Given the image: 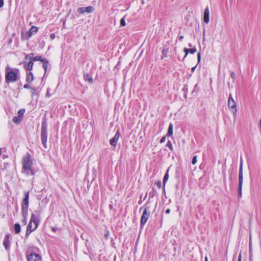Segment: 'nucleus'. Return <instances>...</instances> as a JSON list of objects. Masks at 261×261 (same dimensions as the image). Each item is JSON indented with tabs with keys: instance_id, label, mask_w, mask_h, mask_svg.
<instances>
[{
	"instance_id": "f257e3e1",
	"label": "nucleus",
	"mask_w": 261,
	"mask_h": 261,
	"mask_svg": "<svg viewBox=\"0 0 261 261\" xmlns=\"http://www.w3.org/2000/svg\"><path fill=\"white\" fill-rule=\"evenodd\" d=\"M22 169L21 173L27 176L34 175L35 173V170L32 167L33 162L31 154L27 153L21 160Z\"/></svg>"
},
{
	"instance_id": "f03ea898",
	"label": "nucleus",
	"mask_w": 261,
	"mask_h": 261,
	"mask_svg": "<svg viewBox=\"0 0 261 261\" xmlns=\"http://www.w3.org/2000/svg\"><path fill=\"white\" fill-rule=\"evenodd\" d=\"M39 223V218L35 214H32L30 222L27 226L26 234H29L35 230L37 228Z\"/></svg>"
},
{
	"instance_id": "7ed1b4c3",
	"label": "nucleus",
	"mask_w": 261,
	"mask_h": 261,
	"mask_svg": "<svg viewBox=\"0 0 261 261\" xmlns=\"http://www.w3.org/2000/svg\"><path fill=\"white\" fill-rule=\"evenodd\" d=\"M243 162L242 158L240 159V165L239 172V185H238V197L241 198L242 195V187L243 181Z\"/></svg>"
},
{
	"instance_id": "20e7f679",
	"label": "nucleus",
	"mask_w": 261,
	"mask_h": 261,
	"mask_svg": "<svg viewBox=\"0 0 261 261\" xmlns=\"http://www.w3.org/2000/svg\"><path fill=\"white\" fill-rule=\"evenodd\" d=\"M47 122L46 120H44L41 124V140L45 148L47 147Z\"/></svg>"
},
{
	"instance_id": "39448f33",
	"label": "nucleus",
	"mask_w": 261,
	"mask_h": 261,
	"mask_svg": "<svg viewBox=\"0 0 261 261\" xmlns=\"http://www.w3.org/2000/svg\"><path fill=\"white\" fill-rule=\"evenodd\" d=\"M228 108L233 114V115L235 118L237 113V104L233 99L231 94H229V97L228 99Z\"/></svg>"
},
{
	"instance_id": "423d86ee",
	"label": "nucleus",
	"mask_w": 261,
	"mask_h": 261,
	"mask_svg": "<svg viewBox=\"0 0 261 261\" xmlns=\"http://www.w3.org/2000/svg\"><path fill=\"white\" fill-rule=\"evenodd\" d=\"M29 192H25V197L23 198L21 204V211L24 215L28 212L29 207Z\"/></svg>"
},
{
	"instance_id": "0eeeda50",
	"label": "nucleus",
	"mask_w": 261,
	"mask_h": 261,
	"mask_svg": "<svg viewBox=\"0 0 261 261\" xmlns=\"http://www.w3.org/2000/svg\"><path fill=\"white\" fill-rule=\"evenodd\" d=\"M150 215V208L148 206H146L143 211L141 219V225L143 226L146 223Z\"/></svg>"
},
{
	"instance_id": "6e6552de",
	"label": "nucleus",
	"mask_w": 261,
	"mask_h": 261,
	"mask_svg": "<svg viewBox=\"0 0 261 261\" xmlns=\"http://www.w3.org/2000/svg\"><path fill=\"white\" fill-rule=\"evenodd\" d=\"M17 74L13 71L8 72L6 74V80L7 82H14L17 80Z\"/></svg>"
},
{
	"instance_id": "1a4fd4ad",
	"label": "nucleus",
	"mask_w": 261,
	"mask_h": 261,
	"mask_svg": "<svg viewBox=\"0 0 261 261\" xmlns=\"http://www.w3.org/2000/svg\"><path fill=\"white\" fill-rule=\"evenodd\" d=\"M38 31V28L35 26H33L29 30L26 35L23 32L21 33V37L23 39H28L34 33H36Z\"/></svg>"
},
{
	"instance_id": "9d476101",
	"label": "nucleus",
	"mask_w": 261,
	"mask_h": 261,
	"mask_svg": "<svg viewBox=\"0 0 261 261\" xmlns=\"http://www.w3.org/2000/svg\"><path fill=\"white\" fill-rule=\"evenodd\" d=\"M94 9L92 6H88L86 7H81L77 9V12L80 14H84L85 13H90L94 11Z\"/></svg>"
},
{
	"instance_id": "9b49d317",
	"label": "nucleus",
	"mask_w": 261,
	"mask_h": 261,
	"mask_svg": "<svg viewBox=\"0 0 261 261\" xmlns=\"http://www.w3.org/2000/svg\"><path fill=\"white\" fill-rule=\"evenodd\" d=\"M41 256L34 253H31L28 255V261H41Z\"/></svg>"
},
{
	"instance_id": "f8f14e48",
	"label": "nucleus",
	"mask_w": 261,
	"mask_h": 261,
	"mask_svg": "<svg viewBox=\"0 0 261 261\" xmlns=\"http://www.w3.org/2000/svg\"><path fill=\"white\" fill-rule=\"evenodd\" d=\"M120 137V133L117 131L115 136L110 140V143L111 145L115 146L117 144V141Z\"/></svg>"
},
{
	"instance_id": "ddd939ff",
	"label": "nucleus",
	"mask_w": 261,
	"mask_h": 261,
	"mask_svg": "<svg viewBox=\"0 0 261 261\" xmlns=\"http://www.w3.org/2000/svg\"><path fill=\"white\" fill-rule=\"evenodd\" d=\"M23 68L25 70L31 71L33 69V62L30 61L29 62L24 61L23 62Z\"/></svg>"
},
{
	"instance_id": "4468645a",
	"label": "nucleus",
	"mask_w": 261,
	"mask_h": 261,
	"mask_svg": "<svg viewBox=\"0 0 261 261\" xmlns=\"http://www.w3.org/2000/svg\"><path fill=\"white\" fill-rule=\"evenodd\" d=\"M9 237V234L6 235L3 242V245L6 250L9 249L10 248Z\"/></svg>"
},
{
	"instance_id": "2eb2a0df",
	"label": "nucleus",
	"mask_w": 261,
	"mask_h": 261,
	"mask_svg": "<svg viewBox=\"0 0 261 261\" xmlns=\"http://www.w3.org/2000/svg\"><path fill=\"white\" fill-rule=\"evenodd\" d=\"M209 15H210V11L208 8H206L204 11V15H203V21L205 23H208L210 19H209Z\"/></svg>"
},
{
	"instance_id": "dca6fc26",
	"label": "nucleus",
	"mask_w": 261,
	"mask_h": 261,
	"mask_svg": "<svg viewBox=\"0 0 261 261\" xmlns=\"http://www.w3.org/2000/svg\"><path fill=\"white\" fill-rule=\"evenodd\" d=\"M34 80V76L31 72H29L27 73L26 74V82L28 83H31L33 82Z\"/></svg>"
},
{
	"instance_id": "f3484780",
	"label": "nucleus",
	"mask_w": 261,
	"mask_h": 261,
	"mask_svg": "<svg viewBox=\"0 0 261 261\" xmlns=\"http://www.w3.org/2000/svg\"><path fill=\"white\" fill-rule=\"evenodd\" d=\"M184 51L186 54L185 56V58L186 57V56H187V55L188 54V53H191V54H194L196 52V48L195 47L193 48H192V49H188L187 48H184Z\"/></svg>"
},
{
	"instance_id": "a211bd4d",
	"label": "nucleus",
	"mask_w": 261,
	"mask_h": 261,
	"mask_svg": "<svg viewBox=\"0 0 261 261\" xmlns=\"http://www.w3.org/2000/svg\"><path fill=\"white\" fill-rule=\"evenodd\" d=\"M168 171H169V169L167 170V172L165 174V175H164V178H163V187H164V189L165 188V185H166V183L167 182V180H168V178H169V174H168Z\"/></svg>"
},
{
	"instance_id": "6ab92c4d",
	"label": "nucleus",
	"mask_w": 261,
	"mask_h": 261,
	"mask_svg": "<svg viewBox=\"0 0 261 261\" xmlns=\"http://www.w3.org/2000/svg\"><path fill=\"white\" fill-rule=\"evenodd\" d=\"M173 124L172 123H170L169 126V128H168V133H167V135L168 136L172 135V134H173Z\"/></svg>"
},
{
	"instance_id": "aec40b11",
	"label": "nucleus",
	"mask_w": 261,
	"mask_h": 261,
	"mask_svg": "<svg viewBox=\"0 0 261 261\" xmlns=\"http://www.w3.org/2000/svg\"><path fill=\"white\" fill-rule=\"evenodd\" d=\"M22 118L19 116H15L13 118V122L16 124H19Z\"/></svg>"
},
{
	"instance_id": "412c9836",
	"label": "nucleus",
	"mask_w": 261,
	"mask_h": 261,
	"mask_svg": "<svg viewBox=\"0 0 261 261\" xmlns=\"http://www.w3.org/2000/svg\"><path fill=\"white\" fill-rule=\"evenodd\" d=\"M14 229L16 233H19L21 230L20 225L18 223L15 224L14 225Z\"/></svg>"
},
{
	"instance_id": "4be33fe9",
	"label": "nucleus",
	"mask_w": 261,
	"mask_h": 261,
	"mask_svg": "<svg viewBox=\"0 0 261 261\" xmlns=\"http://www.w3.org/2000/svg\"><path fill=\"white\" fill-rule=\"evenodd\" d=\"M42 62L43 63V67L44 68L45 71H46L47 68L48 61L46 59H43V60H42Z\"/></svg>"
},
{
	"instance_id": "5701e85b",
	"label": "nucleus",
	"mask_w": 261,
	"mask_h": 261,
	"mask_svg": "<svg viewBox=\"0 0 261 261\" xmlns=\"http://www.w3.org/2000/svg\"><path fill=\"white\" fill-rule=\"evenodd\" d=\"M84 78L86 81H88L90 83L93 82V79L89 74L86 75Z\"/></svg>"
},
{
	"instance_id": "b1692460",
	"label": "nucleus",
	"mask_w": 261,
	"mask_h": 261,
	"mask_svg": "<svg viewBox=\"0 0 261 261\" xmlns=\"http://www.w3.org/2000/svg\"><path fill=\"white\" fill-rule=\"evenodd\" d=\"M34 58V54H33V53L29 54L25 56L26 60H33V59Z\"/></svg>"
},
{
	"instance_id": "393cba45",
	"label": "nucleus",
	"mask_w": 261,
	"mask_h": 261,
	"mask_svg": "<svg viewBox=\"0 0 261 261\" xmlns=\"http://www.w3.org/2000/svg\"><path fill=\"white\" fill-rule=\"evenodd\" d=\"M32 96H34L38 94L37 89L34 87L32 88Z\"/></svg>"
},
{
	"instance_id": "a878e982",
	"label": "nucleus",
	"mask_w": 261,
	"mask_h": 261,
	"mask_svg": "<svg viewBox=\"0 0 261 261\" xmlns=\"http://www.w3.org/2000/svg\"><path fill=\"white\" fill-rule=\"evenodd\" d=\"M25 110L24 109H20L18 112V116L22 118V116L24 113Z\"/></svg>"
},
{
	"instance_id": "bb28decb",
	"label": "nucleus",
	"mask_w": 261,
	"mask_h": 261,
	"mask_svg": "<svg viewBox=\"0 0 261 261\" xmlns=\"http://www.w3.org/2000/svg\"><path fill=\"white\" fill-rule=\"evenodd\" d=\"M42 60H43V59H42L40 56H36L33 59V61H40L42 62Z\"/></svg>"
},
{
	"instance_id": "cd10ccee",
	"label": "nucleus",
	"mask_w": 261,
	"mask_h": 261,
	"mask_svg": "<svg viewBox=\"0 0 261 261\" xmlns=\"http://www.w3.org/2000/svg\"><path fill=\"white\" fill-rule=\"evenodd\" d=\"M22 215L23 217V222H24V224H25L27 222L28 213H26V215H24V214L23 212H22Z\"/></svg>"
},
{
	"instance_id": "c85d7f7f",
	"label": "nucleus",
	"mask_w": 261,
	"mask_h": 261,
	"mask_svg": "<svg viewBox=\"0 0 261 261\" xmlns=\"http://www.w3.org/2000/svg\"><path fill=\"white\" fill-rule=\"evenodd\" d=\"M120 24L123 26V27H124L126 25V23H125V19L124 18H122V19H121L120 20Z\"/></svg>"
},
{
	"instance_id": "c756f323",
	"label": "nucleus",
	"mask_w": 261,
	"mask_h": 261,
	"mask_svg": "<svg viewBox=\"0 0 261 261\" xmlns=\"http://www.w3.org/2000/svg\"><path fill=\"white\" fill-rule=\"evenodd\" d=\"M197 155H195V156H194L192 161V164H193V165L197 163Z\"/></svg>"
},
{
	"instance_id": "7c9ffc66",
	"label": "nucleus",
	"mask_w": 261,
	"mask_h": 261,
	"mask_svg": "<svg viewBox=\"0 0 261 261\" xmlns=\"http://www.w3.org/2000/svg\"><path fill=\"white\" fill-rule=\"evenodd\" d=\"M167 145L168 147L170 148V149H171V150L172 149V143L170 141H169L167 142Z\"/></svg>"
},
{
	"instance_id": "2f4dec72",
	"label": "nucleus",
	"mask_w": 261,
	"mask_h": 261,
	"mask_svg": "<svg viewBox=\"0 0 261 261\" xmlns=\"http://www.w3.org/2000/svg\"><path fill=\"white\" fill-rule=\"evenodd\" d=\"M23 88H25V89H32V88L33 87H31L29 84H25L23 86Z\"/></svg>"
},
{
	"instance_id": "473e14b6",
	"label": "nucleus",
	"mask_w": 261,
	"mask_h": 261,
	"mask_svg": "<svg viewBox=\"0 0 261 261\" xmlns=\"http://www.w3.org/2000/svg\"><path fill=\"white\" fill-rule=\"evenodd\" d=\"M231 77L234 80L236 79V74L234 72L232 71L230 73Z\"/></svg>"
},
{
	"instance_id": "72a5a7b5",
	"label": "nucleus",
	"mask_w": 261,
	"mask_h": 261,
	"mask_svg": "<svg viewBox=\"0 0 261 261\" xmlns=\"http://www.w3.org/2000/svg\"><path fill=\"white\" fill-rule=\"evenodd\" d=\"M45 96H46V97H48V98H49V97H50L51 96V94L49 92V89H47Z\"/></svg>"
},
{
	"instance_id": "f704fd0d",
	"label": "nucleus",
	"mask_w": 261,
	"mask_h": 261,
	"mask_svg": "<svg viewBox=\"0 0 261 261\" xmlns=\"http://www.w3.org/2000/svg\"><path fill=\"white\" fill-rule=\"evenodd\" d=\"M251 244H252V243H251V236H250V238H249V250H250V252H251V249H252Z\"/></svg>"
},
{
	"instance_id": "c9c22d12",
	"label": "nucleus",
	"mask_w": 261,
	"mask_h": 261,
	"mask_svg": "<svg viewBox=\"0 0 261 261\" xmlns=\"http://www.w3.org/2000/svg\"><path fill=\"white\" fill-rule=\"evenodd\" d=\"M156 185L159 188H161L162 187V182L161 181H158L156 184Z\"/></svg>"
},
{
	"instance_id": "e433bc0d",
	"label": "nucleus",
	"mask_w": 261,
	"mask_h": 261,
	"mask_svg": "<svg viewBox=\"0 0 261 261\" xmlns=\"http://www.w3.org/2000/svg\"><path fill=\"white\" fill-rule=\"evenodd\" d=\"M197 60H198V64L199 63H200V61H201V55H200V53H199L197 55Z\"/></svg>"
},
{
	"instance_id": "4c0bfd02",
	"label": "nucleus",
	"mask_w": 261,
	"mask_h": 261,
	"mask_svg": "<svg viewBox=\"0 0 261 261\" xmlns=\"http://www.w3.org/2000/svg\"><path fill=\"white\" fill-rule=\"evenodd\" d=\"M56 37V35L54 33L51 34L50 35V38L51 40H54Z\"/></svg>"
},
{
	"instance_id": "58836bf2",
	"label": "nucleus",
	"mask_w": 261,
	"mask_h": 261,
	"mask_svg": "<svg viewBox=\"0 0 261 261\" xmlns=\"http://www.w3.org/2000/svg\"><path fill=\"white\" fill-rule=\"evenodd\" d=\"M165 140H166V137L164 136L160 140V143H164L165 141Z\"/></svg>"
},
{
	"instance_id": "ea45409f",
	"label": "nucleus",
	"mask_w": 261,
	"mask_h": 261,
	"mask_svg": "<svg viewBox=\"0 0 261 261\" xmlns=\"http://www.w3.org/2000/svg\"><path fill=\"white\" fill-rule=\"evenodd\" d=\"M4 0H0V8H2L4 6Z\"/></svg>"
},
{
	"instance_id": "a19ab883",
	"label": "nucleus",
	"mask_w": 261,
	"mask_h": 261,
	"mask_svg": "<svg viewBox=\"0 0 261 261\" xmlns=\"http://www.w3.org/2000/svg\"><path fill=\"white\" fill-rule=\"evenodd\" d=\"M242 259V253L240 252L239 255L238 257V261H241Z\"/></svg>"
},
{
	"instance_id": "79ce46f5",
	"label": "nucleus",
	"mask_w": 261,
	"mask_h": 261,
	"mask_svg": "<svg viewBox=\"0 0 261 261\" xmlns=\"http://www.w3.org/2000/svg\"><path fill=\"white\" fill-rule=\"evenodd\" d=\"M109 236V233L108 232L105 234V237L106 239H108Z\"/></svg>"
},
{
	"instance_id": "37998d69",
	"label": "nucleus",
	"mask_w": 261,
	"mask_h": 261,
	"mask_svg": "<svg viewBox=\"0 0 261 261\" xmlns=\"http://www.w3.org/2000/svg\"><path fill=\"white\" fill-rule=\"evenodd\" d=\"M196 66H197V65H196L195 66H194V67L192 68L191 71H192V72H194V71H195V69L196 68Z\"/></svg>"
},
{
	"instance_id": "c03bdc74",
	"label": "nucleus",
	"mask_w": 261,
	"mask_h": 261,
	"mask_svg": "<svg viewBox=\"0 0 261 261\" xmlns=\"http://www.w3.org/2000/svg\"><path fill=\"white\" fill-rule=\"evenodd\" d=\"M165 213L167 214H169L170 213V210L169 208H168L167 210H166Z\"/></svg>"
},
{
	"instance_id": "a18cd8bd",
	"label": "nucleus",
	"mask_w": 261,
	"mask_h": 261,
	"mask_svg": "<svg viewBox=\"0 0 261 261\" xmlns=\"http://www.w3.org/2000/svg\"><path fill=\"white\" fill-rule=\"evenodd\" d=\"M204 259H205V261H208L207 257L205 256Z\"/></svg>"
},
{
	"instance_id": "49530a36",
	"label": "nucleus",
	"mask_w": 261,
	"mask_h": 261,
	"mask_svg": "<svg viewBox=\"0 0 261 261\" xmlns=\"http://www.w3.org/2000/svg\"><path fill=\"white\" fill-rule=\"evenodd\" d=\"M183 38H184V37L182 36H181L179 37V39L181 40V39H183Z\"/></svg>"
},
{
	"instance_id": "de8ad7c7",
	"label": "nucleus",
	"mask_w": 261,
	"mask_h": 261,
	"mask_svg": "<svg viewBox=\"0 0 261 261\" xmlns=\"http://www.w3.org/2000/svg\"><path fill=\"white\" fill-rule=\"evenodd\" d=\"M249 261H252L251 255H250V256H249Z\"/></svg>"
},
{
	"instance_id": "09e8293b",
	"label": "nucleus",
	"mask_w": 261,
	"mask_h": 261,
	"mask_svg": "<svg viewBox=\"0 0 261 261\" xmlns=\"http://www.w3.org/2000/svg\"><path fill=\"white\" fill-rule=\"evenodd\" d=\"M52 230H53V231H56V229H55V228H52Z\"/></svg>"
},
{
	"instance_id": "8fccbe9b",
	"label": "nucleus",
	"mask_w": 261,
	"mask_h": 261,
	"mask_svg": "<svg viewBox=\"0 0 261 261\" xmlns=\"http://www.w3.org/2000/svg\"><path fill=\"white\" fill-rule=\"evenodd\" d=\"M189 46L190 47H192V45L191 43H189Z\"/></svg>"
}]
</instances>
